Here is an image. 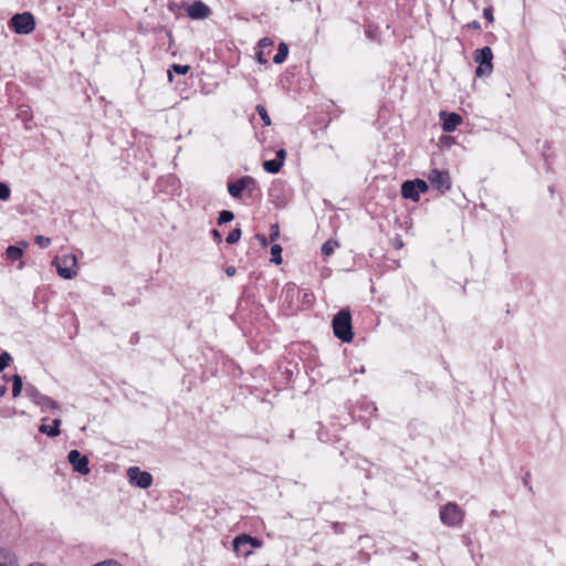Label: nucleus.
Masks as SVG:
<instances>
[{
    "label": "nucleus",
    "instance_id": "f257e3e1",
    "mask_svg": "<svg viewBox=\"0 0 566 566\" xmlns=\"http://www.w3.org/2000/svg\"><path fill=\"white\" fill-rule=\"evenodd\" d=\"M334 335L344 343H350L354 337L352 314L349 308H342L332 321Z\"/></svg>",
    "mask_w": 566,
    "mask_h": 566
},
{
    "label": "nucleus",
    "instance_id": "f03ea898",
    "mask_svg": "<svg viewBox=\"0 0 566 566\" xmlns=\"http://www.w3.org/2000/svg\"><path fill=\"white\" fill-rule=\"evenodd\" d=\"M464 516L465 512L454 502H448L440 509V520L449 527L462 525Z\"/></svg>",
    "mask_w": 566,
    "mask_h": 566
},
{
    "label": "nucleus",
    "instance_id": "7ed1b4c3",
    "mask_svg": "<svg viewBox=\"0 0 566 566\" xmlns=\"http://www.w3.org/2000/svg\"><path fill=\"white\" fill-rule=\"evenodd\" d=\"M474 61L479 64L475 70L478 77L490 76L493 71V53L490 46L478 49L473 53Z\"/></svg>",
    "mask_w": 566,
    "mask_h": 566
},
{
    "label": "nucleus",
    "instance_id": "20e7f679",
    "mask_svg": "<svg viewBox=\"0 0 566 566\" xmlns=\"http://www.w3.org/2000/svg\"><path fill=\"white\" fill-rule=\"evenodd\" d=\"M10 27L18 34H30L35 29V20L30 12L17 13L11 18Z\"/></svg>",
    "mask_w": 566,
    "mask_h": 566
},
{
    "label": "nucleus",
    "instance_id": "39448f33",
    "mask_svg": "<svg viewBox=\"0 0 566 566\" xmlns=\"http://www.w3.org/2000/svg\"><path fill=\"white\" fill-rule=\"evenodd\" d=\"M56 264L57 274L66 280L73 279L76 275L77 259L74 254H64L57 256L54 261Z\"/></svg>",
    "mask_w": 566,
    "mask_h": 566
},
{
    "label": "nucleus",
    "instance_id": "423d86ee",
    "mask_svg": "<svg viewBox=\"0 0 566 566\" xmlns=\"http://www.w3.org/2000/svg\"><path fill=\"white\" fill-rule=\"evenodd\" d=\"M254 189L255 180L250 176H244L235 181L228 182V191L234 199H240L244 190H248L251 193Z\"/></svg>",
    "mask_w": 566,
    "mask_h": 566
},
{
    "label": "nucleus",
    "instance_id": "0eeeda50",
    "mask_svg": "<svg viewBox=\"0 0 566 566\" xmlns=\"http://www.w3.org/2000/svg\"><path fill=\"white\" fill-rule=\"evenodd\" d=\"M261 542L250 535H240L233 539V551L241 556H249L252 553V548L260 547Z\"/></svg>",
    "mask_w": 566,
    "mask_h": 566
},
{
    "label": "nucleus",
    "instance_id": "6e6552de",
    "mask_svg": "<svg viewBox=\"0 0 566 566\" xmlns=\"http://www.w3.org/2000/svg\"><path fill=\"white\" fill-rule=\"evenodd\" d=\"M127 476L130 484L140 489H147L153 483V475L149 472L142 471L138 467H130L127 470Z\"/></svg>",
    "mask_w": 566,
    "mask_h": 566
},
{
    "label": "nucleus",
    "instance_id": "1a4fd4ad",
    "mask_svg": "<svg viewBox=\"0 0 566 566\" xmlns=\"http://www.w3.org/2000/svg\"><path fill=\"white\" fill-rule=\"evenodd\" d=\"M67 460L75 472L82 475L90 473L88 458L83 455L78 450H71L67 454Z\"/></svg>",
    "mask_w": 566,
    "mask_h": 566
},
{
    "label": "nucleus",
    "instance_id": "9d476101",
    "mask_svg": "<svg viewBox=\"0 0 566 566\" xmlns=\"http://www.w3.org/2000/svg\"><path fill=\"white\" fill-rule=\"evenodd\" d=\"M428 179L432 187L439 190L441 193L446 192L451 187V179L449 172L433 169L430 171Z\"/></svg>",
    "mask_w": 566,
    "mask_h": 566
},
{
    "label": "nucleus",
    "instance_id": "9b49d317",
    "mask_svg": "<svg viewBox=\"0 0 566 566\" xmlns=\"http://www.w3.org/2000/svg\"><path fill=\"white\" fill-rule=\"evenodd\" d=\"M210 13V8L201 1H195L187 9L188 17L195 20L206 19Z\"/></svg>",
    "mask_w": 566,
    "mask_h": 566
},
{
    "label": "nucleus",
    "instance_id": "f8f14e48",
    "mask_svg": "<svg viewBox=\"0 0 566 566\" xmlns=\"http://www.w3.org/2000/svg\"><path fill=\"white\" fill-rule=\"evenodd\" d=\"M440 117L443 120L442 129L447 133L454 132L462 122V117L457 113L440 112Z\"/></svg>",
    "mask_w": 566,
    "mask_h": 566
},
{
    "label": "nucleus",
    "instance_id": "ddd939ff",
    "mask_svg": "<svg viewBox=\"0 0 566 566\" xmlns=\"http://www.w3.org/2000/svg\"><path fill=\"white\" fill-rule=\"evenodd\" d=\"M401 196L405 199H410L417 202L419 200L420 193L418 192L417 188L413 186V182L411 180H406L401 185Z\"/></svg>",
    "mask_w": 566,
    "mask_h": 566
},
{
    "label": "nucleus",
    "instance_id": "4468645a",
    "mask_svg": "<svg viewBox=\"0 0 566 566\" xmlns=\"http://www.w3.org/2000/svg\"><path fill=\"white\" fill-rule=\"evenodd\" d=\"M25 248H28V242L25 241H21L20 245H9L6 250V255L12 262L20 260L23 255Z\"/></svg>",
    "mask_w": 566,
    "mask_h": 566
},
{
    "label": "nucleus",
    "instance_id": "2eb2a0df",
    "mask_svg": "<svg viewBox=\"0 0 566 566\" xmlns=\"http://www.w3.org/2000/svg\"><path fill=\"white\" fill-rule=\"evenodd\" d=\"M61 419H54L52 424H41L39 431L49 437H56L60 434Z\"/></svg>",
    "mask_w": 566,
    "mask_h": 566
},
{
    "label": "nucleus",
    "instance_id": "dca6fc26",
    "mask_svg": "<svg viewBox=\"0 0 566 566\" xmlns=\"http://www.w3.org/2000/svg\"><path fill=\"white\" fill-rule=\"evenodd\" d=\"M287 54H289V48L287 45L284 43V42H281L279 44V48H277V52L276 54L273 56V62L275 64H281L283 63L286 57H287Z\"/></svg>",
    "mask_w": 566,
    "mask_h": 566
},
{
    "label": "nucleus",
    "instance_id": "f3484780",
    "mask_svg": "<svg viewBox=\"0 0 566 566\" xmlns=\"http://www.w3.org/2000/svg\"><path fill=\"white\" fill-rule=\"evenodd\" d=\"M262 166L266 172L277 174L281 170L283 165H282V161H280V160L270 159V160L263 161Z\"/></svg>",
    "mask_w": 566,
    "mask_h": 566
},
{
    "label": "nucleus",
    "instance_id": "a211bd4d",
    "mask_svg": "<svg viewBox=\"0 0 566 566\" xmlns=\"http://www.w3.org/2000/svg\"><path fill=\"white\" fill-rule=\"evenodd\" d=\"M25 394L35 405L43 396V394L32 384H27Z\"/></svg>",
    "mask_w": 566,
    "mask_h": 566
},
{
    "label": "nucleus",
    "instance_id": "6ab92c4d",
    "mask_svg": "<svg viewBox=\"0 0 566 566\" xmlns=\"http://www.w3.org/2000/svg\"><path fill=\"white\" fill-rule=\"evenodd\" d=\"M36 405L42 408L50 409V410H54V409L59 408V403L46 395H43L41 397V399L36 402Z\"/></svg>",
    "mask_w": 566,
    "mask_h": 566
},
{
    "label": "nucleus",
    "instance_id": "aec40b11",
    "mask_svg": "<svg viewBox=\"0 0 566 566\" xmlns=\"http://www.w3.org/2000/svg\"><path fill=\"white\" fill-rule=\"evenodd\" d=\"M23 388L22 378L19 375L12 377V396L17 398Z\"/></svg>",
    "mask_w": 566,
    "mask_h": 566
},
{
    "label": "nucleus",
    "instance_id": "412c9836",
    "mask_svg": "<svg viewBox=\"0 0 566 566\" xmlns=\"http://www.w3.org/2000/svg\"><path fill=\"white\" fill-rule=\"evenodd\" d=\"M282 247L280 244H273L271 247V261L275 264L282 263Z\"/></svg>",
    "mask_w": 566,
    "mask_h": 566
},
{
    "label": "nucleus",
    "instance_id": "4be33fe9",
    "mask_svg": "<svg viewBox=\"0 0 566 566\" xmlns=\"http://www.w3.org/2000/svg\"><path fill=\"white\" fill-rule=\"evenodd\" d=\"M337 247L338 243L336 241L328 240L322 245V253L326 256H329L334 253Z\"/></svg>",
    "mask_w": 566,
    "mask_h": 566
},
{
    "label": "nucleus",
    "instance_id": "5701e85b",
    "mask_svg": "<svg viewBox=\"0 0 566 566\" xmlns=\"http://www.w3.org/2000/svg\"><path fill=\"white\" fill-rule=\"evenodd\" d=\"M233 218H234V214H233L232 211H230V210H222L219 213L218 224L221 226L223 223H228V222L232 221Z\"/></svg>",
    "mask_w": 566,
    "mask_h": 566
},
{
    "label": "nucleus",
    "instance_id": "b1692460",
    "mask_svg": "<svg viewBox=\"0 0 566 566\" xmlns=\"http://www.w3.org/2000/svg\"><path fill=\"white\" fill-rule=\"evenodd\" d=\"M241 238V230L239 228L233 229L227 237L226 241L229 244L237 243Z\"/></svg>",
    "mask_w": 566,
    "mask_h": 566
},
{
    "label": "nucleus",
    "instance_id": "393cba45",
    "mask_svg": "<svg viewBox=\"0 0 566 566\" xmlns=\"http://www.w3.org/2000/svg\"><path fill=\"white\" fill-rule=\"evenodd\" d=\"M255 109H256L258 114L260 115L261 119L263 120L264 125L265 126L271 125V118H270L265 107L262 105H258Z\"/></svg>",
    "mask_w": 566,
    "mask_h": 566
},
{
    "label": "nucleus",
    "instance_id": "a878e982",
    "mask_svg": "<svg viewBox=\"0 0 566 566\" xmlns=\"http://www.w3.org/2000/svg\"><path fill=\"white\" fill-rule=\"evenodd\" d=\"M34 242L41 249H46L51 244V239L44 235H35Z\"/></svg>",
    "mask_w": 566,
    "mask_h": 566
},
{
    "label": "nucleus",
    "instance_id": "bb28decb",
    "mask_svg": "<svg viewBox=\"0 0 566 566\" xmlns=\"http://www.w3.org/2000/svg\"><path fill=\"white\" fill-rule=\"evenodd\" d=\"M10 360L11 356L9 353L3 352L0 354V373L3 371V369L9 365Z\"/></svg>",
    "mask_w": 566,
    "mask_h": 566
},
{
    "label": "nucleus",
    "instance_id": "cd10ccee",
    "mask_svg": "<svg viewBox=\"0 0 566 566\" xmlns=\"http://www.w3.org/2000/svg\"><path fill=\"white\" fill-rule=\"evenodd\" d=\"M413 186L417 188L419 193L426 192L428 190V184L422 179L411 180Z\"/></svg>",
    "mask_w": 566,
    "mask_h": 566
},
{
    "label": "nucleus",
    "instance_id": "c85d7f7f",
    "mask_svg": "<svg viewBox=\"0 0 566 566\" xmlns=\"http://www.w3.org/2000/svg\"><path fill=\"white\" fill-rule=\"evenodd\" d=\"M0 566H19L17 559L9 555L0 558Z\"/></svg>",
    "mask_w": 566,
    "mask_h": 566
},
{
    "label": "nucleus",
    "instance_id": "c756f323",
    "mask_svg": "<svg viewBox=\"0 0 566 566\" xmlns=\"http://www.w3.org/2000/svg\"><path fill=\"white\" fill-rule=\"evenodd\" d=\"M10 197V188L7 184L0 182V200H7Z\"/></svg>",
    "mask_w": 566,
    "mask_h": 566
},
{
    "label": "nucleus",
    "instance_id": "7c9ffc66",
    "mask_svg": "<svg viewBox=\"0 0 566 566\" xmlns=\"http://www.w3.org/2000/svg\"><path fill=\"white\" fill-rule=\"evenodd\" d=\"M172 70L180 75H185L190 71V66L181 65V64H174Z\"/></svg>",
    "mask_w": 566,
    "mask_h": 566
},
{
    "label": "nucleus",
    "instance_id": "2f4dec72",
    "mask_svg": "<svg viewBox=\"0 0 566 566\" xmlns=\"http://www.w3.org/2000/svg\"><path fill=\"white\" fill-rule=\"evenodd\" d=\"M273 44L272 40H270L269 38H263L259 41V46L260 49L264 50V49H268V48H271Z\"/></svg>",
    "mask_w": 566,
    "mask_h": 566
},
{
    "label": "nucleus",
    "instance_id": "473e14b6",
    "mask_svg": "<svg viewBox=\"0 0 566 566\" xmlns=\"http://www.w3.org/2000/svg\"><path fill=\"white\" fill-rule=\"evenodd\" d=\"M256 60L261 64L268 63V57L265 56L264 50L260 49V51L256 53Z\"/></svg>",
    "mask_w": 566,
    "mask_h": 566
},
{
    "label": "nucleus",
    "instance_id": "72a5a7b5",
    "mask_svg": "<svg viewBox=\"0 0 566 566\" xmlns=\"http://www.w3.org/2000/svg\"><path fill=\"white\" fill-rule=\"evenodd\" d=\"M285 157H286L285 149H279L276 151V158L275 159L282 161V165L284 164Z\"/></svg>",
    "mask_w": 566,
    "mask_h": 566
},
{
    "label": "nucleus",
    "instance_id": "f704fd0d",
    "mask_svg": "<svg viewBox=\"0 0 566 566\" xmlns=\"http://www.w3.org/2000/svg\"><path fill=\"white\" fill-rule=\"evenodd\" d=\"M313 300H314L313 293L304 292V294H303V302L304 303L311 304L313 302Z\"/></svg>",
    "mask_w": 566,
    "mask_h": 566
},
{
    "label": "nucleus",
    "instance_id": "c9c22d12",
    "mask_svg": "<svg viewBox=\"0 0 566 566\" xmlns=\"http://www.w3.org/2000/svg\"><path fill=\"white\" fill-rule=\"evenodd\" d=\"M271 241H274L279 237V227L277 224H274L271 227Z\"/></svg>",
    "mask_w": 566,
    "mask_h": 566
},
{
    "label": "nucleus",
    "instance_id": "e433bc0d",
    "mask_svg": "<svg viewBox=\"0 0 566 566\" xmlns=\"http://www.w3.org/2000/svg\"><path fill=\"white\" fill-rule=\"evenodd\" d=\"M483 17H484L486 20L491 21V22L493 21V13H492L491 8H485V9L483 10Z\"/></svg>",
    "mask_w": 566,
    "mask_h": 566
},
{
    "label": "nucleus",
    "instance_id": "4c0bfd02",
    "mask_svg": "<svg viewBox=\"0 0 566 566\" xmlns=\"http://www.w3.org/2000/svg\"><path fill=\"white\" fill-rule=\"evenodd\" d=\"M224 272L228 276H233L237 273V269L233 265H229L226 268Z\"/></svg>",
    "mask_w": 566,
    "mask_h": 566
},
{
    "label": "nucleus",
    "instance_id": "58836bf2",
    "mask_svg": "<svg viewBox=\"0 0 566 566\" xmlns=\"http://www.w3.org/2000/svg\"><path fill=\"white\" fill-rule=\"evenodd\" d=\"M211 234L217 242H220L222 240V235L217 229H213L211 231Z\"/></svg>",
    "mask_w": 566,
    "mask_h": 566
},
{
    "label": "nucleus",
    "instance_id": "ea45409f",
    "mask_svg": "<svg viewBox=\"0 0 566 566\" xmlns=\"http://www.w3.org/2000/svg\"><path fill=\"white\" fill-rule=\"evenodd\" d=\"M528 479H530V473H526V475H525V476H524V479H523V483H524V485H525L530 491H533V488H532V485L530 484Z\"/></svg>",
    "mask_w": 566,
    "mask_h": 566
},
{
    "label": "nucleus",
    "instance_id": "a19ab883",
    "mask_svg": "<svg viewBox=\"0 0 566 566\" xmlns=\"http://www.w3.org/2000/svg\"><path fill=\"white\" fill-rule=\"evenodd\" d=\"M256 239L261 242V244L263 247H266L268 245V241H266V238L262 234H256Z\"/></svg>",
    "mask_w": 566,
    "mask_h": 566
},
{
    "label": "nucleus",
    "instance_id": "79ce46f5",
    "mask_svg": "<svg viewBox=\"0 0 566 566\" xmlns=\"http://www.w3.org/2000/svg\"><path fill=\"white\" fill-rule=\"evenodd\" d=\"M469 27L473 28V29H480V23L478 21H473L472 23L469 24Z\"/></svg>",
    "mask_w": 566,
    "mask_h": 566
},
{
    "label": "nucleus",
    "instance_id": "37998d69",
    "mask_svg": "<svg viewBox=\"0 0 566 566\" xmlns=\"http://www.w3.org/2000/svg\"><path fill=\"white\" fill-rule=\"evenodd\" d=\"M138 340H139V336H138V334H134V335L132 336L130 343H132V344H135V343H137Z\"/></svg>",
    "mask_w": 566,
    "mask_h": 566
},
{
    "label": "nucleus",
    "instance_id": "c03bdc74",
    "mask_svg": "<svg viewBox=\"0 0 566 566\" xmlns=\"http://www.w3.org/2000/svg\"><path fill=\"white\" fill-rule=\"evenodd\" d=\"M7 392V387L6 386H0V397L4 396Z\"/></svg>",
    "mask_w": 566,
    "mask_h": 566
},
{
    "label": "nucleus",
    "instance_id": "a18cd8bd",
    "mask_svg": "<svg viewBox=\"0 0 566 566\" xmlns=\"http://www.w3.org/2000/svg\"><path fill=\"white\" fill-rule=\"evenodd\" d=\"M294 290H295V287H294V286H292V287H287V293H289L290 291H294Z\"/></svg>",
    "mask_w": 566,
    "mask_h": 566
},
{
    "label": "nucleus",
    "instance_id": "49530a36",
    "mask_svg": "<svg viewBox=\"0 0 566 566\" xmlns=\"http://www.w3.org/2000/svg\"><path fill=\"white\" fill-rule=\"evenodd\" d=\"M6 555L3 554V552L0 549V558L4 557Z\"/></svg>",
    "mask_w": 566,
    "mask_h": 566
}]
</instances>
